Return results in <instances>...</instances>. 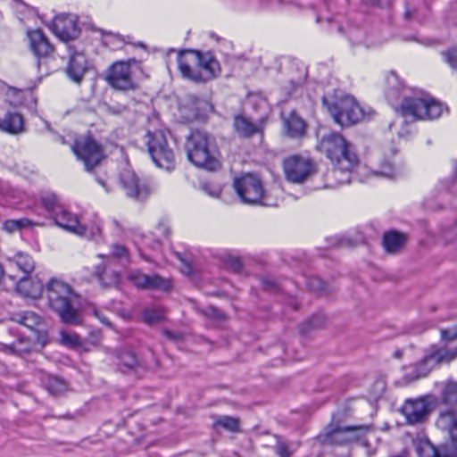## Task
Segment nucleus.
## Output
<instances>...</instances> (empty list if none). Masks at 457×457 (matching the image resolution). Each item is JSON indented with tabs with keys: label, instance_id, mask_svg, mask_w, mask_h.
<instances>
[{
	"label": "nucleus",
	"instance_id": "obj_1",
	"mask_svg": "<svg viewBox=\"0 0 457 457\" xmlns=\"http://www.w3.org/2000/svg\"><path fill=\"white\" fill-rule=\"evenodd\" d=\"M387 83L389 86L386 92L387 100L393 104L402 96L401 112L405 117L410 116L416 120H434L439 118L445 110L447 111V108H444L441 103L428 96L422 94V96H408L402 93L397 86L399 84L398 78L393 72L387 77Z\"/></svg>",
	"mask_w": 457,
	"mask_h": 457
},
{
	"label": "nucleus",
	"instance_id": "obj_2",
	"mask_svg": "<svg viewBox=\"0 0 457 457\" xmlns=\"http://www.w3.org/2000/svg\"><path fill=\"white\" fill-rule=\"evenodd\" d=\"M46 297L49 308L59 316L62 322L69 325H79L82 322L78 295L68 284L51 279L46 286Z\"/></svg>",
	"mask_w": 457,
	"mask_h": 457
},
{
	"label": "nucleus",
	"instance_id": "obj_3",
	"mask_svg": "<svg viewBox=\"0 0 457 457\" xmlns=\"http://www.w3.org/2000/svg\"><path fill=\"white\" fill-rule=\"evenodd\" d=\"M178 67L183 78L194 82H206L220 72L218 61L210 53L195 50L179 51Z\"/></svg>",
	"mask_w": 457,
	"mask_h": 457
},
{
	"label": "nucleus",
	"instance_id": "obj_4",
	"mask_svg": "<svg viewBox=\"0 0 457 457\" xmlns=\"http://www.w3.org/2000/svg\"><path fill=\"white\" fill-rule=\"evenodd\" d=\"M457 340V324L440 329L441 345H433L415 365V378L426 377L437 365L449 364L457 359V345L449 348L447 345Z\"/></svg>",
	"mask_w": 457,
	"mask_h": 457
},
{
	"label": "nucleus",
	"instance_id": "obj_5",
	"mask_svg": "<svg viewBox=\"0 0 457 457\" xmlns=\"http://www.w3.org/2000/svg\"><path fill=\"white\" fill-rule=\"evenodd\" d=\"M318 148L338 171L349 172L359 163L353 145L337 132L324 135Z\"/></svg>",
	"mask_w": 457,
	"mask_h": 457
},
{
	"label": "nucleus",
	"instance_id": "obj_6",
	"mask_svg": "<svg viewBox=\"0 0 457 457\" xmlns=\"http://www.w3.org/2000/svg\"><path fill=\"white\" fill-rule=\"evenodd\" d=\"M321 102L333 120L342 127L354 125L366 117L358 102L352 96L342 91H334L333 94L325 95L322 96Z\"/></svg>",
	"mask_w": 457,
	"mask_h": 457
},
{
	"label": "nucleus",
	"instance_id": "obj_7",
	"mask_svg": "<svg viewBox=\"0 0 457 457\" xmlns=\"http://www.w3.org/2000/svg\"><path fill=\"white\" fill-rule=\"evenodd\" d=\"M185 147L188 161L196 167L207 170H217L220 167V153L205 132H191L187 137Z\"/></svg>",
	"mask_w": 457,
	"mask_h": 457
},
{
	"label": "nucleus",
	"instance_id": "obj_8",
	"mask_svg": "<svg viewBox=\"0 0 457 457\" xmlns=\"http://www.w3.org/2000/svg\"><path fill=\"white\" fill-rule=\"evenodd\" d=\"M233 187L240 201L249 205L276 206L277 201L270 198L264 187L262 177L253 172L235 179Z\"/></svg>",
	"mask_w": 457,
	"mask_h": 457
},
{
	"label": "nucleus",
	"instance_id": "obj_9",
	"mask_svg": "<svg viewBox=\"0 0 457 457\" xmlns=\"http://www.w3.org/2000/svg\"><path fill=\"white\" fill-rule=\"evenodd\" d=\"M168 137H170V134L162 129L147 131L146 146L157 167L171 170L175 167L176 161L174 150L169 144Z\"/></svg>",
	"mask_w": 457,
	"mask_h": 457
},
{
	"label": "nucleus",
	"instance_id": "obj_10",
	"mask_svg": "<svg viewBox=\"0 0 457 457\" xmlns=\"http://www.w3.org/2000/svg\"><path fill=\"white\" fill-rule=\"evenodd\" d=\"M72 151L82 161L87 171L93 170L104 158V150L92 137H86L75 141Z\"/></svg>",
	"mask_w": 457,
	"mask_h": 457
},
{
	"label": "nucleus",
	"instance_id": "obj_11",
	"mask_svg": "<svg viewBox=\"0 0 457 457\" xmlns=\"http://www.w3.org/2000/svg\"><path fill=\"white\" fill-rule=\"evenodd\" d=\"M283 170L287 180L294 184H303L315 173L312 162L297 154L284 160Z\"/></svg>",
	"mask_w": 457,
	"mask_h": 457
},
{
	"label": "nucleus",
	"instance_id": "obj_12",
	"mask_svg": "<svg viewBox=\"0 0 457 457\" xmlns=\"http://www.w3.org/2000/svg\"><path fill=\"white\" fill-rule=\"evenodd\" d=\"M212 108V104L206 99L195 95H187L179 104V118L185 123L204 120Z\"/></svg>",
	"mask_w": 457,
	"mask_h": 457
},
{
	"label": "nucleus",
	"instance_id": "obj_13",
	"mask_svg": "<svg viewBox=\"0 0 457 457\" xmlns=\"http://www.w3.org/2000/svg\"><path fill=\"white\" fill-rule=\"evenodd\" d=\"M106 81L113 88L120 91L135 90L137 84L135 81L130 64L127 62H116L107 71Z\"/></svg>",
	"mask_w": 457,
	"mask_h": 457
},
{
	"label": "nucleus",
	"instance_id": "obj_14",
	"mask_svg": "<svg viewBox=\"0 0 457 457\" xmlns=\"http://www.w3.org/2000/svg\"><path fill=\"white\" fill-rule=\"evenodd\" d=\"M400 412L404 416L407 424L416 425L428 420L431 407L426 397L407 399L400 408Z\"/></svg>",
	"mask_w": 457,
	"mask_h": 457
},
{
	"label": "nucleus",
	"instance_id": "obj_15",
	"mask_svg": "<svg viewBox=\"0 0 457 457\" xmlns=\"http://www.w3.org/2000/svg\"><path fill=\"white\" fill-rule=\"evenodd\" d=\"M49 28L53 33L63 42L75 40L80 35L77 18L71 14H60L55 16Z\"/></svg>",
	"mask_w": 457,
	"mask_h": 457
},
{
	"label": "nucleus",
	"instance_id": "obj_16",
	"mask_svg": "<svg viewBox=\"0 0 457 457\" xmlns=\"http://www.w3.org/2000/svg\"><path fill=\"white\" fill-rule=\"evenodd\" d=\"M70 56L64 69L67 77L74 83L80 84L89 68L88 61L84 53L73 50L69 46Z\"/></svg>",
	"mask_w": 457,
	"mask_h": 457
},
{
	"label": "nucleus",
	"instance_id": "obj_17",
	"mask_svg": "<svg viewBox=\"0 0 457 457\" xmlns=\"http://www.w3.org/2000/svg\"><path fill=\"white\" fill-rule=\"evenodd\" d=\"M120 182L126 195L138 201L145 200L152 192L149 185L140 183L137 175L129 170H126L121 174Z\"/></svg>",
	"mask_w": 457,
	"mask_h": 457
},
{
	"label": "nucleus",
	"instance_id": "obj_18",
	"mask_svg": "<svg viewBox=\"0 0 457 457\" xmlns=\"http://www.w3.org/2000/svg\"><path fill=\"white\" fill-rule=\"evenodd\" d=\"M129 278L135 286L141 288H151L167 292L172 287L169 279L156 274L148 276L140 271H133L129 274Z\"/></svg>",
	"mask_w": 457,
	"mask_h": 457
},
{
	"label": "nucleus",
	"instance_id": "obj_19",
	"mask_svg": "<svg viewBox=\"0 0 457 457\" xmlns=\"http://www.w3.org/2000/svg\"><path fill=\"white\" fill-rule=\"evenodd\" d=\"M419 457H457V447L446 444L435 446L428 439L420 440L416 445Z\"/></svg>",
	"mask_w": 457,
	"mask_h": 457
},
{
	"label": "nucleus",
	"instance_id": "obj_20",
	"mask_svg": "<svg viewBox=\"0 0 457 457\" xmlns=\"http://www.w3.org/2000/svg\"><path fill=\"white\" fill-rule=\"evenodd\" d=\"M436 424L438 428L448 433L451 442L446 445L457 447V411L450 408L440 412Z\"/></svg>",
	"mask_w": 457,
	"mask_h": 457
},
{
	"label": "nucleus",
	"instance_id": "obj_21",
	"mask_svg": "<svg viewBox=\"0 0 457 457\" xmlns=\"http://www.w3.org/2000/svg\"><path fill=\"white\" fill-rule=\"evenodd\" d=\"M353 431L350 426L345 427H334L332 424L328 425L322 435H320V438L322 443L327 445H348L349 438L347 437V432Z\"/></svg>",
	"mask_w": 457,
	"mask_h": 457
},
{
	"label": "nucleus",
	"instance_id": "obj_22",
	"mask_svg": "<svg viewBox=\"0 0 457 457\" xmlns=\"http://www.w3.org/2000/svg\"><path fill=\"white\" fill-rule=\"evenodd\" d=\"M30 48L37 56H47L52 51L53 46L49 43L45 34L40 29L29 31Z\"/></svg>",
	"mask_w": 457,
	"mask_h": 457
},
{
	"label": "nucleus",
	"instance_id": "obj_23",
	"mask_svg": "<svg viewBox=\"0 0 457 457\" xmlns=\"http://www.w3.org/2000/svg\"><path fill=\"white\" fill-rule=\"evenodd\" d=\"M282 118L284 128L289 137L296 138L303 136L306 123L295 111L290 112L288 116L283 114Z\"/></svg>",
	"mask_w": 457,
	"mask_h": 457
},
{
	"label": "nucleus",
	"instance_id": "obj_24",
	"mask_svg": "<svg viewBox=\"0 0 457 457\" xmlns=\"http://www.w3.org/2000/svg\"><path fill=\"white\" fill-rule=\"evenodd\" d=\"M16 290L26 297L37 298L43 292V284L37 279H30L29 276H23L17 282Z\"/></svg>",
	"mask_w": 457,
	"mask_h": 457
},
{
	"label": "nucleus",
	"instance_id": "obj_25",
	"mask_svg": "<svg viewBox=\"0 0 457 457\" xmlns=\"http://www.w3.org/2000/svg\"><path fill=\"white\" fill-rule=\"evenodd\" d=\"M22 116L18 112H7L0 119V130L8 134H19L23 131Z\"/></svg>",
	"mask_w": 457,
	"mask_h": 457
},
{
	"label": "nucleus",
	"instance_id": "obj_26",
	"mask_svg": "<svg viewBox=\"0 0 457 457\" xmlns=\"http://www.w3.org/2000/svg\"><path fill=\"white\" fill-rule=\"evenodd\" d=\"M233 126L236 133L243 138H249L255 134H262V127L253 124L244 116H236Z\"/></svg>",
	"mask_w": 457,
	"mask_h": 457
},
{
	"label": "nucleus",
	"instance_id": "obj_27",
	"mask_svg": "<svg viewBox=\"0 0 457 457\" xmlns=\"http://www.w3.org/2000/svg\"><path fill=\"white\" fill-rule=\"evenodd\" d=\"M53 219L54 220V223L60 227L64 228L65 230L74 233L77 235L79 229V221L78 218L73 215L72 213L63 210L62 208L59 212H57L54 216Z\"/></svg>",
	"mask_w": 457,
	"mask_h": 457
},
{
	"label": "nucleus",
	"instance_id": "obj_28",
	"mask_svg": "<svg viewBox=\"0 0 457 457\" xmlns=\"http://www.w3.org/2000/svg\"><path fill=\"white\" fill-rule=\"evenodd\" d=\"M406 241V236L395 230L386 232L383 236V246L386 253H395L400 251Z\"/></svg>",
	"mask_w": 457,
	"mask_h": 457
},
{
	"label": "nucleus",
	"instance_id": "obj_29",
	"mask_svg": "<svg viewBox=\"0 0 457 457\" xmlns=\"http://www.w3.org/2000/svg\"><path fill=\"white\" fill-rule=\"evenodd\" d=\"M60 343L68 348L80 353H87L90 351V347L87 346V343L84 342V339L74 332L62 330L60 332Z\"/></svg>",
	"mask_w": 457,
	"mask_h": 457
},
{
	"label": "nucleus",
	"instance_id": "obj_30",
	"mask_svg": "<svg viewBox=\"0 0 457 457\" xmlns=\"http://www.w3.org/2000/svg\"><path fill=\"white\" fill-rule=\"evenodd\" d=\"M95 275L103 287H111L118 284L119 274L113 270H108L104 265H97Z\"/></svg>",
	"mask_w": 457,
	"mask_h": 457
},
{
	"label": "nucleus",
	"instance_id": "obj_31",
	"mask_svg": "<svg viewBox=\"0 0 457 457\" xmlns=\"http://www.w3.org/2000/svg\"><path fill=\"white\" fill-rule=\"evenodd\" d=\"M13 320L34 330L40 324L41 318L33 312H21L13 315Z\"/></svg>",
	"mask_w": 457,
	"mask_h": 457
},
{
	"label": "nucleus",
	"instance_id": "obj_32",
	"mask_svg": "<svg viewBox=\"0 0 457 457\" xmlns=\"http://www.w3.org/2000/svg\"><path fill=\"white\" fill-rule=\"evenodd\" d=\"M45 387L51 395H59L67 390V384L60 377L48 375L45 380Z\"/></svg>",
	"mask_w": 457,
	"mask_h": 457
},
{
	"label": "nucleus",
	"instance_id": "obj_33",
	"mask_svg": "<svg viewBox=\"0 0 457 457\" xmlns=\"http://www.w3.org/2000/svg\"><path fill=\"white\" fill-rule=\"evenodd\" d=\"M442 403L448 406L457 405V381L448 380L442 391Z\"/></svg>",
	"mask_w": 457,
	"mask_h": 457
},
{
	"label": "nucleus",
	"instance_id": "obj_34",
	"mask_svg": "<svg viewBox=\"0 0 457 457\" xmlns=\"http://www.w3.org/2000/svg\"><path fill=\"white\" fill-rule=\"evenodd\" d=\"M40 200L42 206L52 217L62 208L54 193L46 192L41 195Z\"/></svg>",
	"mask_w": 457,
	"mask_h": 457
},
{
	"label": "nucleus",
	"instance_id": "obj_35",
	"mask_svg": "<svg viewBox=\"0 0 457 457\" xmlns=\"http://www.w3.org/2000/svg\"><path fill=\"white\" fill-rule=\"evenodd\" d=\"M14 262L18 269L24 273V276H29L35 269V262L29 254L17 253L14 256Z\"/></svg>",
	"mask_w": 457,
	"mask_h": 457
},
{
	"label": "nucleus",
	"instance_id": "obj_36",
	"mask_svg": "<svg viewBox=\"0 0 457 457\" xmlns=\"http://www.w3.org/2000/svg\"><path fill=\"white\" fill-rule=\"evenodd\" d=\"M77 235L87 237L89 239H96L101 232V226L98 221L95 220L91 224H80L79 225V229Z\"/></svg>",
	"mask_w": 457,
	"mask_h": 457
},
{
	"label": "nucleus",
	"instance_id": "obj_37",
	"mask_svg": "<svg viewBox=\"0 0 457 457\" xmlns=\"http://www.w3.org/2000/svg\"><path fill=\"white\" fill-rule=\"evenodd\" d=\"M120 365L124 369L130 370L138 365L137 359L130 350H122L118 354Z\"/></svg>",
	"mask_w": 457,
	"mask_h": 457
},
{
	"label": "nucleus",
	"instance_id": "obj_38",
	"mask_svg": "<svg viewBox=\"0 0 457 457\" xmlns=\"http://www.w3.org/2000/svg\"><path fill=\"white\" fill-rule=\"evenodd\" d=\"M325 324L326 317L323 314H315L302 324L300 331L302 334H306L312 328H322Z\"/></svg>",
	"mask_w": 457,
	"mask_h": 457
},
{
	"label": "nucleus",
	"instance_id": "obj_39",
	"mask_svg": "<svg viewBox=\"0 0 457 457\" xmlns=\"http://www.w3.org/2000/svg\"><path fill=\"white\" fill-rule=\"evenodd\" d=\"M22 344V339H19L18 341L13 342L12 344L10 345L0 343V351L8 354H21L22 353L29 352V346H21V345Z\"/></svg>",
	"mask_w": 457,
	"mask_h": 457
},
{
	"label": "nucleus",
	"instance_id": "obj_40",
	"mask_svg": "<svg viewBox=\"0 0 457 457\" xmlns=\"http://www.w3.org/2000/svg\"><path fill=\"white\" fill-rule=\"evenodd\" d=\"M306 287L310 291L318 295H321L326 291V284L319 277H311L307 278Z\"/></svg>",
	"mask_w": 457,
	"mask_h": 457
},
{
	"label": "nucleus",
	"instance_id": "obj_41",
	"mask_svg": "<svg viewBox=\"0 0 457 457\" xmlns=\"http://www.w3.org/2000/svg\"><path fill=\"white\" fill-rule=\"evenodd\" d=\"M201 189L205 194H207L208 195L214 197V198L220 197V195L222 192L221 186L220 184L214 183V182L203 183L201 185Z\"/></svg>",
	"mask_w": 457,
	"mask_h": 457
},
{
	"label": "nucleus",
	"instance_id": "obj_42",
	"mask_svg": "<svg viewBox=\"0 0 457 457\" xmlns=\"http://www.w3.org/2000/svg\"><path fill=\"white\" fill-rule=\"evenodd\" d=\"M275 452L278 457H291L293 454L290 444L281 440L279 437H278V441L275 445Z\"/></svg>",
	"mask_w": 457,
	"mask_h": 457
},
{
	"label": "nucleus",
	"instance_id": "obj_43",
	"mask_svg": "<svg viewBox=\"0 0 457 457\" xmlns=\"http://www.w3.org/2000/svg\"><path fill=\"white\" fill-rule=\"evenodd\" d=\"M353 431L347 432V437L350 439L349 444L353 442H357L361 439V437L369 431V427L367 426H359V427H350Z\"/></svg>",
	"mask_w": 457,
	"mask_h": 457
},
{
	"label": "nucleus",
	"instance_id": "obj_44",
	"mask_svg": "<svg viewBox=\"0 0 457 457\" xmlns=\"http://www.w3.org/2000/svg\"><path fill=\"white\" fill-rule=\"evenodd\" d=\"M376 173L386 178L392 179L395 176L396 170L390 162L387 160H383L380 163L379 170L376 171Z\"/></svg>",
	"mask_w": 457,
	"mask_h": 457
},
{
	"label": "nucleus",
	"instance_id": "obj_45",
	"mask_svg": "<svg viewBox=\"0 0 457 457\" xmlns=\"http://www.w3.org/2000/svg\"><path fill=\"white\" fill-rule=\"evenodd\" d=\"M445 61L455 71H457V46L452 47L442 53Z\"/></svg>",
	"mask_w": 457,
	"mask_h": 457
},
{
	"label": "nucleus",
	"instance_id": "obj_46",
	"mask_svg": "<svg viewBox=\"0 0 457 457\" xmlns=\"http://www.w3.org/2000/svg\"><path fill=\"white\" fill-rule=\"evenodd\" d=\"M102 339V336L100 331H93L91 332L87 338L84 339V342L87 343V346L90 347V350L93 347L97 346Z\"/></svg>",
	"mask_w": 457,
	"mask_h": 457
},
{
	"label": "nucleus",
	"instance_id": "obj_47",
	"mask_svg": "<svg viewBox=\"0 0 457 457\" xmlns=\"http://www.w3.org/2000/svg\"><path fill=\"white\" fill-rule=\"evenodd\" d=\"M112 254L118 259H128L127 248L119 244H114L112 245Z\"/></svg>",
	"mask_w": 457,
	"mask_h": 457
},
{
	"label": "nucleus",
	"instance_id": "obj_48",
	"mask_svg": "<svg viewBox=\"0 0 457 457\" xmlns=\"http://www.w3.org/2000/svg\"><path fill=\"white\" fill-rule=\"evenodd\" d=\"M176 256L178 257V259L181 262V271L187 275V276H190L194 273V269H193V266L192 264L187 261L186 259H184L181 255V253H176Z\"/></svg>",
	"mask_w": 457,
	"mask_h": 457
},
{
	"label": "nucleus",
	"instance_id": "obj_49",
	"mask_svg": "<svg viewBox=\"0 0 457 457\" xmlns=\"http://www.w3.org/2000/svg\"><path fill=\"white\" fill-rule=\"evenodd\" d=\"M144 319L145 322L153 324L160 321L162 319V313L155 311H146L144 313Z\"/></svg>",
	"mask_w": 457,
	"mask_h": 457
},
{
	"label": "nucleus",
	"instance_id": "obj_50",
	"mask_svg": "<svg viewBox=\"0 0 457 457\" xmlns=\"http://www.w3.org/2000/svg\"><path fill=\"white\" fill-rule=\"evenodd\" d=\"M230 270L237 274L243 272L244 265L239 257L230 255Z\"/></svg>",
	"mask_w": 457,
	"mask_h": 457
},
{
	"label": "nucleus",
	"instance_id": "obj_51",
	"mask_svg": "<svg viewBox=\"0 0 457 457\" xmlns=\"http://www.w3.org/2000/svg\"><path fill=\"white\" fill-rule=\"evenodd\" d=\"M249 66V62L246 59H244L243 62H241V59L239 57L234 58L233 63H232V69L236 71L238 69H245Z\"/></svg>",
	"mask_w": 457,
	"mask_h": 457
},
{
	"label": "nucleus",
	"instance_id": "obj_52",
	"mask_svg": "<svg viewBox=\"0 0 457 457\" xmlns=\"http://www.w3.org/2000/svg\"><path fill=\"white\" fill-rule=\"evenodd\" d=\"M156 229L164 237H167L170 236V228L166 222H163V221L159 222V224L156 227Z\"/></svg>",
	"mask_w": 457,
	"mask_h": 457
},
{
	"label": "nucleus",
	"instance_id": "obj_53",
	"mask_svg": "<svg viewBox=\"0 0 457 457\" xmlns=\"http://www.w3.org/2000/svg\"><path fill=\"white\" fill-rule=\"evenodd\" d=\"M230 432H242V429L240 428V421L237 418L230 417Z\"/></svg>",
	"mask_w": 457,
	"mask_h": 457
},
{
	"label": "nucleus",
	"instance_id": "obj_54",
	"mask_svg": "<svg viewBox=\"0 0 457 457\" xmlns=\"http://www.w3.org/2000/svg\"><path fill=\"white\" fill-rule=\"evenodd\" d=\"M4 228L9 232H13L15 230H18V223L16 220H6L4 224Z\"/></svg>",
	"mask_w": 457,
	"mask_h": 457
},
{
	"label": "nucleus",
	"instance_id": "obj_55",
	"mask_svg": "<svg viewBox=\"0 0 457 457\" xmlns=\"http://www.w3.org/2000/svg\"><path fill=\"white\" fill-rule=\"evenodd\" d=\"M262 284L265 290H273L277 288V284L270 278H262Z\"/></svg>",
	"mask_w": 457,
	"mask_h": 457
},
{
	"label": "nucleus",
	"instance_id": "obj_56",
	"mask_svg": "<svg viewBox=\"0 0 457 457\" xmlns=\"http://www.w3.org/2000/svg\"><path fill=\"white\" fill-rule=\"evenodd\" d=\"M16 221L18 223L19 229L23 228H29L33 225V222L27 218L19 219V220H16Z\"/></svg>",
	"mask_w": 457,
	"mask_h": 457
},
{
	"label": "nucleus",
	"instance_id": "obj_57",
	"mask_svg": "<svg viewBox=\"0 0 457 457\" xmlns=\"http://www.w3.org/2000/svg\"><path fill=\"white\" fill-rule=\"evenodd\" d=\"M361 31L358 30V29L353 30L351 32V34H350V40L353 42V44L359 45V44L361 43V39L355 38L356 34H361Z\"/></svg>",
	"mask_w": 457,
	"mask_h": 457
},
{
	"label": "nucleus",
	"instance_id": "obj_58",
	"mask_svg": "<svg viewBox=\"0 0 457 457\" xmlns=\"http://www.w3.org/2000/svg\"><path fill=\"white\" fill-rule=\"evenodd\" d=\"M215 426H221L223 427L224 428L228 429V417L227 416H224L223 418H221L220 420H218L217 422H215L214 424Z\"/></svg>",
	"mask_w": 457,
	"mask_h": 457
},
{
	"label": "nucleus",
	"instance_id": "obj_59",
	"mask_svg": "<svg viewBox=\"0 0 457 457\" xmlns=\"http://www.w3.org/2000/svg\"><path fill=\"white\" fill-rule=\"evenodd\" d=\"M94 313H95V316H96V318H98L102 323L106 324V325H108V324H109V322L107 321V320H106L104 317L100 316L97 311H95V312H94Z\"/></svg>",
	"mask_w": 457,
	"mask_h": 457
},
{
	"label": "nucleus",
	"instance_id": "obj_60",
	"mask_svg": "<svg viewBox=\"0 0 457 457\" xmlns=\"http://www.w3.org/2000/svg\"><path fill=\"white\" fill-rule=\"evenodd\" d=\"M164 335L170 338V339H172V340H175L178 338V337L176 335H174L172 332L169 331V330H165L164 331Z\"/></svg>",
	"mask_w": 457,
	"mask_h": 457
},
{
	"label": "nucleus",
	"instance_id": "obj_61",
	"mask_svg": "<svg viewBox=\"0 0 457 457\" xmlns=\"http://www.w3.org/2000/svg\"><path fill=\"white\" fill-rule=\"evenodd\" d=\"M345 245H350V241H348V240H345V239H339V240L337 241V245H338V246Z\"/></svg>",
	"mask_w": 457,
	"mask_h": 457
},
{
	"label": "nucleus",
	"instance_id": "obj_62",
	"mask_svg": "<svg viewBox=\"0 0 457 457\" xmlns=\"http://www.w3.org/2000/svg\"><path fill=\"white\" fill-rule=\"evenodd\" d=\"M96 180H97V182H98L100 185H102V186L104 187V188L105 189V191H107V192L109 191V189L107 188V187H106V185H105V182H104L103 179H99V178H96Z\"/></svg>",
	"mask_w": 457,
	"mask_h": 457
},
{
	"label": "nucleus",
	"instance_id": "obj_63",
	"mask_svg": "<svg viewBox=\"0 0 457 457\" xmlns=\"http://www.w3.org/2000/svg\"><path fill=\"white\" fill-rule=\"evenodd\" d=\"M411 12L409 10H407L405 12H404V17L405 19H409L411 17Z\"/></svg>",
	"mask_w": 457,
	"mask_h": 457
},
{
	"label": "nucleus",
	"instance_id": "obj_64",
	"mask_svg": "<svg viewBox=\"0 0 457 457\" xmlns=\"http://www.w3.org/2000/svg\"><path fill=\"white\" fill-rule=\"evenodd\" d=\"M453 172H454L455 175H457V161L454 163Z\"/></svg>",
	"mask_w": 457,
	"mask_h": 457
}]
</instances>
